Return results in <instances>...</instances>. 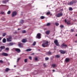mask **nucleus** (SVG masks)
Returning <instances> with one entry per match:
<instances>
[{"mask_svg":"<svg viewBox=\"0 0 77 77\" xmlns=\"http://www.w3.org/2000/svg\"><path fill=\"white\" fill-rule=\"evenodd\" d=\"M44 43H43L42 44V46L43 47H46L47 46H48V42L47 41H44Z\"/></svg>","mask_w":77,"mask_h":77,"instance_id":"nucleus-1","label":"nucleus"},{"mask_svg":"<svg viewBox=\"0 0 77 77\" xmlns=\"http://www.w3.org/2000/svg\"><path fill=\"white\" fill-rule=\"evenodd\" d=\"M7 41L8 42H11L12 41V36L10 35L8 38H7Z\"/></svg>","mask_w":77,"mask_h":77,"instance_id":"nucleus-2","label":"nucleus"},{"mask_svg":"<svg viewBox=\"0 0 77 77\" xmlns=\"http://www.w3.org/2000/svg\"><path fill=\"white\" fill-rule=\"evenodd\" d=\"M62 15H63V13H60L56 14V16L57 17H62Z\"/></svg>","mask_w":77,"mask_h":77,"instance_id":"nucleus-3","label":"nucleus"},{"mask_svg":"<svg viewBox=\"0 0 77 77\" xmlns=\"http://www.w3.org/2000/svg\"><path fill=\"white\" fill-rule=\"evenodd\" d=\"M17 12L16 11H14L12 13V15H11L12 17H14L15 16H16V15H17Z\"/></svg>","mask_w":77,"mask_h":77,"instance_id":"nucleus-4","label":"nucleus"},{"mask_svg":"<svg viewBox=\"0 0 77 77\" xmlns=\"http://www.w3.org/2000/svg\"><path fill=\"white\" fill-rule=\"evenodd\" d=\"M61 48H66V47H67V45H65L64 43H63L61 46Z\"/></svg>","mask_w":77,"mask_h":77,"instance_id":"nucleus-5","label":"nucleus"},{"mask_svg":"<svg viewBox=\"0 0 77 77\" xmlns=\"http://www.w3.org/2000/svg\"><path fill=\"white\" fill-rule=\"evenodd\" d=\"M54 42L55 44V45H56L57 46H60V45H59V43H58V41H57V40H55L54 41Z\"/></svg>","mask_w":77,"mask_h":77,"instance_id":"nucleus-6","label":"nucleus"},{"mask_svg":"<svg viewBox=\"0 0 77 77\" xmlns=\"http://www.w3.org/2000/svg\"><path fill=\"white\" fill-rule=\"evenodd\" d=\"M14 50L16 51L18 53H20L21 52V50L19 48H15Z\"/></svg>","mask_w":77,"mask_h":77,"instance_id":"nucleus-7","label":"nucleus"},{"mask_svg":"<svg viewBox=\"0 0 77 77\" xmlns=\"http://www.w3.org/2000/svg\"><path fill=\"white\" fill-rule=\"evenodd\" d=\"M75 2L74 1H72L71 2H70L69 3H68V5H72L74 4V3H75Z\"/></svg>","mask_w":77,"mask_h":77,"instance_id":"nucleus-8","label":"nucleus"},{"mask_svg":"<svg viewBox=\"0 0 77 77\" xmlns=\"http://www.w3.org/2000/svg\"><path fill=\"white\" fill-rule=\"evenodd\" d=\"M18 46L20 47V48H22L23 47V44L20 43V42H18Z\"/></svg>","mask_w":77,"mask_h":77,"instance_id":"nucleus-9","label":"nucleus"},{"mask_svg":"<svg viewBox=\"0 0 77 77\" xmlns=\"http://www.w3.org/2000/svg\"><path fill=\"white\" fill-rule=\"evenodd\" d=\"M36 37L38 38V39H41V33H38L37 34Z\"/></svg>","mask_w":77,"mask_h":77,"instance_id":"nucleus-10","label":"nucleus"},{"mask_svg":"<svg viewBox=\"0 0 77 77\" xmlns=\"http://www.w3.org/2000/svg\"><path fill=\"white\" fill-rule=\"evenodd\" d=\"M60 53H62V54H65L66 53V51L62 50H60Z\"/></svg>","mask_w":77,"mask_h":77,"instance_id":"nucleus-11","label":"nucleus"},{"mask_svg":"<svg viewBox=\"0 0 77 77\" xmlns=\"http://www.w3.org/2000/svg\"><path fill=\"white\" fill-rule=\"evenodd\" d=\"M2 56H8V54L6 53H2Z\"/></svg>","mask_w":77,"mask_h":77,"instance_id":"nucleus-12","label":"nucleus"},{"mask_svg":"<svg viewBox=\"0 0 77 77\" xmlns=\"http://www.w3.org/2000/svg\"><path fill=\"white\" fill-rule=\"evenodd\" d=\"M0 48L1 49L0 50V51H2V50L5 49V46H1L0 47Z\"/></svg>","mask_w":77,"mask_h":77,"instance_id":"nucleus-13","label":"nucleus"},{"mask_svg":"<svg viewBox=\"0 0 77 77\" xmlns=\"http://www.w3.org/2000/svg\"><path fill=\"white\" fill-rule=\"evenodd\" d=\"M14 44V43H9L8 45H9V46H12V45H13Z\"/></svg>","mask_w":77,"mask_h":77,"instance_id":"nucleus-14","label":"nucleus"},{"mask_svg":"<svg viewBox=\"0 0 77 77\" xmlns=\"http://www.w3.org/2000/svg\"><path fill=\"white\" fill-rule=\"evenodd\" d=\"M69 59L68 58H66L65 60L66 62H68L69 61Z\"/></svg>","mask_w":77,"mask_h":77,"instance_id":"nucleus-15","label":"nucleus"},{"mask_svg":"<svg viewBox=\"0 0 77 77\" xmlns=\"http://www.w3.org/2000/svg\"><path fill=\"white\" fill-rule=\"evenodd\" d=\"M56 66V64H53L51 65L52 67H53L54 68H55Z\"/></svg>","mask_w":77,"mask_h":77,"instance_id":"nucleus-16","label":"nucleus"},{"mask_svg":"<svg viewBox=\"0 0 77 77\" xmlns=\"http://www.w3.org/2000/svg\"><path fill=\"white\" fill-rule=\"evenodd\" d=\"M9 0H5L2 2L3 3H6L7 2H8Z\"/></svg>","mask_w":77,"mask_h":77,"instance_id":"nucleus-17","label":"nucleus"},{"mask_svg":"<svg viewBox=\"0 0 77 77\" xmlns=\"http://www.w3.org/2000/svg\"><path fill=\"white\" fill-rule=\"evenodd\" d=\"M22 42H23V43H25L27 42V40L26 39H23L22 40Z\"/></svg>","mask_w":77,"mask_h":77,"instance_id":"nucleus-18","label":"nucleus"},{"mask_svg":"<svg viewBox=\"0 0 77 77\" xmlns=\"http://www.w3.org/2000/svg\"><path fill=\"white\" fill-rule=\"evenodd\" d=\"M24 23V20H20V24H23Z\"/></svg>","mask_w":77,"mask_h":77,"instance_id":"nucleus-19","label":"nucleus"},{"mask_svg":"<svg viewBox=\"0 0 77 77\" xmlns=\"http://www.w3.org/2000/svg\"><path fill=\"white\" fill-rule=\"evenodd\" d=\"M9 70H11V69L8 68H6L5 69V72H8V71H9Z\"/></svg>","mask_w":77,"mask_h":77,"instance_id":"nucleus-20","label":"nucleus"},{"mask_svg":"<svg viewBox=\"0 0 77 77\" xmlns=\"http://www.w3.org/2000/svg\"><path fill=\"white\" fill-rule=\"evenodd\" d=\"M6 42V38H4L2 40V42H3V43H5Z\"/></svg>","mask_w":77,"mask_h":77,"instance_id":"nucleus-21","label":"nucleus"},{"mask_svg":"<svg viewBox=\"0 0 77 77\" xmlns=\"http://www.w3.org/2000/svg\"><path fill=\"white\" fill-rule=\"evenodd\" d=\"M50 31H47L46 32V33L47 35H49L50 34Z\"/></svg>","mask_w":77,"mask_h":77,"instance_id":"nucleus-22","label":"nucleus"},{"mask_svg":"<svg viewBox=\"0 0 77 77\" xmlns=\"http://www.w3.org/2000/svg\"><path fill=\"white\" fill-rule=\"evenodd\" d=\"M32 50V49H28L26 50V51H30Z\"/></svg>","mask_w":77,"mask_h":77,"instance_id":"nucleus-23","label":"nucleus"},{"mask_svg":"<svg viewBox=\"0 0 77 77\" xmlns=\"http://www.w3.org/2000/svg\"><path fill=\"white\" fill-rule=\"evenodd\" d=\"M55 57L57 58H59L60 57V55H57L55 56Z\"/></svg>","mask_w":77,"mask_h":77,"instance_id":"nucleus-24","label":"nucleus"},{"mask_svg":"<svg viewBox=\"0 0 77 77\" xmlns=\"http://www.w3.org/2000/svg\"><path fill=\"white\" fill-rule=\"evenodd\" d=\"M48 55H51V52L50 51H49L47 52Z\"/></svg>","mask_w":77,"mask_h":77,"instance_id":"nucleus-25","label":"nucleus"},{"mask_svg":"<svg viewBox=\"0 0 77 77\" xmlns=\"http://www.w3.org/2000/svg\"><path fill=\"white\" fill-rule=\"evenodd\" d=\"M40 18L42 19H44L45 18V16H42L40 17Z\"/></svg>","mask_w":77,"mask_h":77,"instance_id":"nucleus-26","label":"nucleus"},{"mask_svg":"<svg viewBox=\"0 0 77 77\" xmlns=\"http://www.w3.org/2000/svg\"><path fill=\"white\" fill-rule=\"evenodd\" d=\"M22 33H26V31L25 30H23L22 31Z\"/></svg>","mask_w":77,"mask_h":77,"instance_id":"nucleus-27","label":"nucleus"},{"mask_svg":"<svg viewBox=\"0 0 77 77\" xmlns=\"http://www.w3.org/2000/svg\"><path fill=\"white\" fill-rule=\"evenodd\" d=\"M36 42H34L32 44V45H33V46H35V45H36Z\"/></svg>","mask_w":77,"mask_h":77,"instance_id":"nucleus-28","label":"nucleus"},{"mask_svg":"<svg viewBox=\"0 0 77 77\" xmlns=\"http://www.w3.org/2000/svg\"><path fill=\"white\" fill-rule=\"evenodd\" d=\"M67 24H71V22L69 21H68L67 23Z\"/></svg>","mask_w":77,"mask_h":77,"instance_id":"nucleus-29","label":"nucleus"},{"mask_svg":"<svg viewBox=\"0 0 77 77\" xmlns=\"http://www.w3.org/2000/svg\"><path fill=\"white\" fill-rule=\"evenodd\" d=\"M6 33H3L2 34V36H6Z\"/></svg>","mask_w":77,"mask_h":77,"instance_id":"nucleus-30","label":"nucleus"},{"mask_svg":"<svg viewBox=\"0 0 77 77\" xmlns=\"http://www.w3.org/2000/svg\"><path fill=\"white\" fill-rule=\"evenodd\" d=\"M20 59H21V58L20 57L18 58L17 60V62H18L19 61V60H20Z\"/></svg>","mask_w":77,"mask_h":77,"instance_id":"nucleus-31","label":"nucleus"},{"mask_svg":"<svg viewBox=\"0 0 77 77\" xmlns=\"http://www.w3.org/2000/svg\"><path fill=\"white\" fill-rule=\"evenodd\" d=\"M45 60H49V58L48 57H46L45 58Z\"/></svg>","mask_w":77,"mask_h":77,"instance_id":"nucleus-32","label":"nucleus"},{"mask_svg":"<svg viewBox=\"0 0 77 77\" xmlns=\"http://www.w3.org/2000/svg\"><path fill=\"white\" fill-rule=\"evenodd\" d=\"M11 11H8L7 12V14H8V15H9V14H11Z\"/></svg>","mask_w":77,"mask_h":77,"instance_id":"nucleus-33","label":"nucleus"},{"mask_svg":"<svg viewBox=\"0 0 77 77\" xmlns=\"http://www.w3.org/2000/svg\"><path fill=\"white\" fill-rule=\"evenodd\" d=\"M55 24L56 26H57L59 25V24L57 23H56Z\"/></svg>","mask_w":77,"mask_h":77,"instance_id":"nucleus-34","label":"nucleus"},{"mask_svg":"<svg viewBox=\"0 0 77 77\" xmlns=\"http://www.w3.org/2000/svg\"><path fill=\"white\" fill-rule=\"evenodd\" d=\"M69 11H72V10H73L72 8L71 7H69Z\"/></svg>","mask_w":77,"mask_h":77,"instance_id":"nucleus-35","label":"nucleus"},{"mask_svg":"<svg viewBox=\"0 0 77 77\" xmlns=\"http://www.w3.org/2000/svg\"><path fill=\"white\" fill-rule=\"evenodd\" d=\"M51 24H50V23H48L47 24L46 26H50Z\"/></svg>","mask_w":77,"mask_h":77,"instance_id":"nucleus-36","label":"nucleus"},{"mask_svg":"<svg viewBox=\"0 0 77 77\" xmlns=\"http://www.w3.org/2000/svg\"><path fill=\"white\" fill-rule=\"evenodd\" d=\"M27 62V59H25L24 60V62L25 63H26Z\"/></svg>","mask_w":77,"mask_h":77,"instance_id":"nucleus-37","label":"nucleus"},{"mask_svg":"<svg viewBox=\"0 0 77 77\" xmlns=\"http://www.w3.org/2000/svg\"><path fill=\"white\" fill-rule=\"evenodd\" d=\"M9 50V48H7L5 49V50Z\"/></svg>","mask_w":77,"mask_h":77,"instance_id":"nucleus-38","label":"nucleus"},{"mask_svg":"<svg viewBox=\"0 0 77 77\" xmlns=\"http://www.w3.org/2000/svg\"><path fill=\"white\" fill-rule=\"evenodd\" d=\"M60 27H61V28H63V25H61L60 26Z\"/></svg>","mask_w":77,"mask_h":77,"instance_id":"nucleus-39","label":"nucleus"},{"mask_svg":"<svg viewBox=\"0 0 77 77\" xmlns=\"http://www.w3.org/2000/svg\"><path fill=\"white\" fill-rule=\"evenodd\" d=\"M50 12H48L46 13V15H50Z\"/></svg>","mask_w":77,"mask_h":77,"instance_id":"nucleus-40","label":"nucleus"},{"mask_svg":"<svg viewBox=\"0 0 77 77\" xmlns=\"http://www.w3.org/2000/svg\"><path fill=\"white\" fill-rule=\"evenodd\" d=\"M0 14H4V12L2 11L0 12Z\"/></svg>","mask_w":77,"mask_h":77,"instance_id":"nucleus-41","label":"nucleus"},{"mask_svg":"<svg viewBox=\"0 0 77 77\" xmlns=\"http://www.w3.org/2000/svg\"><path fill=\"white\" fill-rule=\"evenodd\" d=\"M35 60L36 61H37V60H38V58H35Z\"/></svg>","mask_w":77,"mask_h":77,"instance_id":"nucleus-42","label":"nucleus"},{"mask_svg":"<svg viewBox=\"0 0 77 77\" xmlns=\"http://www.w3.org/2000/svg\"><path fill=\"white\" fill-rule=\"evenodd\" d=\"M29 59H30V60H32V57H29Z\"/></svg>","mask_w":77,"mask_h":77,"instance_id":"nucleus-43","label":"nucleus"},{"mask_svg":"<svg viewBox=\"0 0 77 77\" xmlns=\"http://www.w3.org/2000/svg\"><path fill=\"white\" fill-rule=\"evenodd\" d=\"M3 60H0V63H3Z\"/></svg>","mask_w":77,"mask_h":77,"instance_id":"nucleus-44","label":"nucleus"},{"mask_svg":"<svg viewBox=\"0 0 77 77\" xmlns=\"http://www.w3.org/2000/svg\"><path fill=\"white\" fill-rule=\"evenodd\" d=\"M14 34H17V31L14 32Z\"/></svg>","mask_w":77,"mask_h":77,"instance_id":"nucleus-45","label":"nucleus"},{"mask_svg":"<svg viewBox=\"0 0 77 77\" xmlns=\"http://www.w3.org/2000/svg\"><path fill=\"white\" fill-rule=\"evenodd\" d=\"M43 65H44L45 67L46 66V65H45V63H44L43 64Z\"/></svg>","mask_w":77,"mask_h":77,"instance_id":"nucleus-46","label":"nucleus"},{"mask_svg":"<svg viewBox=\"0 0 77 77\" xmlns=\"http://www.w3.org/2000/svg\"><path fill=\"white\" fill-rule=\"evenodd\" d=\"M71 31H72V32H73L74 31V29H71Z\"/></svg>","mask_w":77,"mask_h":77,"instance_id":"nucleus-47","label":"nucleus"},{"mask_svg":"<svg viewBox=\"0 0 77 77\" xmlns=\"http://www.w3.org/2000/svg\"><path fill=\"white\" fill-rule=\"evenodd\" d=\"M65 23H66V19H65Z\"/></svg>","mask_w":77,"mask_h":77,"instance_id":"nucleus-48","label":"nucleus"},{"mask_svg":"<svg viewBox=\"0 0 77 77\" xmlns=\"http://www.w3.org/2000/svg\"><path fill=\"white\" fill-rule=\"evenodd\" d=\"M34 54H34V53H33L31 54V55H34Z\"/></svg>","mask_w":77,"mask_h":77,"instance_id":"nucleus-49","label":"nucleus"},{"mask_svg":"<svg viewBox=\"0 0 77 77\" xmlns=\"http://www.w3.org/2000/svg\"><path fill=\"white\" fill-rule=\"evenodd\" d=\"M14 68H16L17 67V66L16 65H14Z\"/></svg>","mask_w":77,"mask_h":77,"instance_id":"nucleus-50","label":"nucleus"},{"mask_svg":"<svg viewBox=\"0 0 77 77\" xmlns=\"http://www.w3.org/2000/svg\"><path fill=\"white\" fill-rule=\"evenodd\" d=\"M53 72H54V71H55V70H53Z\"/></svg>","mask_w":77,"mask_h":77,"instance_id":"nucleus-51","label":"nucleus"},{"mask_svg":"<svg viewBox=\"0 0 77 77\" xmlns=\"http://www.w3.org/2000/svg\"><path fill=\"white\" fill-rule=\"evenodd\" d=\"M20 29L18 28V30H20Z\"/></svg>","mask_w":77,"mask_h":77,"instance_id":"nucleus-52","label":"nucleus"},{"mask_svg":"<svg viewBox=\"0 0 77 77\" xmlns=\"http://www.w3.org/2000/svg\"><path fill=\"white\" fill-rule=\"evenodd\" d=\"M75 36H77V34L75 35Z\"/></svg>","mask_w":77,"mask_h":77,"instance_id":"nucleus-53","label":"nucleus"},{"mask_svg":"<svg viewBox=\"0 0 77 77\" xmlns=\"http://www.w3.org/2000/svg\"><path fill=\"white\" fill-rule=\"evenodd\" d=\"M1 38L0 37V41H1Z\"/></svg>","mask_w":77,"mask_h":77,"instance_id":"nucleus-54","label":"nucleus"},{"mask_svg":"<svg viewBox=\"0 0 77 77\" xmlns=\"http://www.w3.org/2000/svg\"><path fill=\"white\" fill-rule=\"evenodd\" d=\"M75 42H77V41H75Z\"/></svg>","mask_w":77,"mask_h":77,"instance_id":"nucleus-55","label":"nucleus"},{"mask_svg":"<svg viewBox=\"0 0 77 77\" xmlns=\"http://www.w3.org/2000/svg\"><path fill=\"white\" fill-rule=\"evenodd\" d=\"M47 7H48V5H47Z\"/></svg>","mask_w":77,"mask_h":77,"instance_id":"nucleus-56","label":"nucleus"}]
</instances>
